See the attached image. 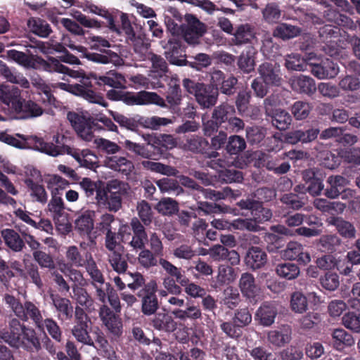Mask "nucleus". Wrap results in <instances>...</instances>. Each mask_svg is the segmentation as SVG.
Returning <instances> with one entry per match:
<instances>
[{"label":"nucleus","mask_w":360,"mask_h":360,"mask_svg":"<svg viewBox=\"0 0 360 360\" xmlns=\"http://www.w3.org/2000/svg\"><path fill=\"white\" fill-rule=\"evenodd\" d=\"M186 146L189 150L202 154L210 158H217L219 155L217 151L212 150L208 141L202 136L192 135L187 139Z\"/></svg>","instance_id":"obj_27"},{"label":"nucleus","mask_w":360,"mask_h":360,"mask_svg":"<svg viewBox=\"0 0 360 360\" xmlns=\"http://www.w3.org/2000/svg\"><path fill=\"white\" fill-rule=\"evenodd\" d=\"M69 139L63 134H57L53 136L52 142H46L42 138L35 137L34 143L35 148L44 153L53 157L70 153V146L68 145Z\"/></svg>","instance_id":"obj_8"},{"label":"nucleus","mask_w":360,"mask_h":360,"mask_svg":"<svg viewBox=\"0 0 360 360\" xmlns=\"http://www.w3.org/2000/svg\"><path fill=\"white\" fill-rule=\"evenodd\" d=\"M110 115L121 127L131 131H136L139 127L158 129L160 126H166L172 123L170 119L158 116L146 117L136 115L133 117H127L115 111H110Z\"/></svg>","instance_id":"obj_5"},{"label":"nucleus","mask_w":360,"mask_h":360,"mask_svg":"<svg viewBox=\"0 0 360 360\" xmlns=\"http://www.w3.org/2000/svg\"><path fill=\"white\" fill-rule=\"evenodd\" d=\"M67 119L79 136L87 141L92 139L93 130L98 128V124L93 118L70 111L68 112Z\"/></svg>","instance_id":"obj_10"},{"label":"nucleus","mask_w":360,"mask_h":360,"mask_svg":"<svg viewBox=\"0 0 360 360\" xmlns=\"http://www.w3.org/2000/svg\"><path fill=\"white\" fill-rule=\"evenodd\" d=\"M241 301L240 293L234 287L229 286L223 291L221 303L230 309L238 306Z\"/></svg>","instance_id":"obj_58"},{"label":"nucleus","mask_w":360,"mask_h":360,"mask_svg":"<svg viewBox=\"0 0 360 360\" xmlns=\"http://www.w3.org/2000/svg\"><path fill=\"white\" fill-rule=\"evenodd\" d=\"M99 317L110 335L120 338L123 333V324L119 315L113 312L109 307L103 304L99 309Z\"/></svg>","instance_id":"obj_15"},{"label":"nucleus","mask_w":360,"mask_h":360,"mask_svg":"<svg viewBox=\"0 0 360 360\" xmlns=\"http://www.w3.org/2000/svg\"><path fill=\"white\" fill-rule=\"evenodd\" d=\"M155 208L164 216H172L179 211V203L170 198H164L157 203Z\"/></svg>","instance_id":"obj_60"},{"label":"nucleus","mask_w":360,"mask_h":360,"mask_svg":"<svg viewBox=\"0 0 360 360\" xmlns=\"http://www.w3.org/2000/svg\"><path fill=\"white\" fill-rule=\"evenodd\" d=\"M259 77L263 82L271 86H278L281 84L280 66L276 63L264 62L258 68Z\"/></svg>","instance_id":"obj_21"},{"label":"nucleus","mask_w":360,"mask_h":360,"mask_svg":"<svg viewBox=\"0 0 360 360\" xmlns=\"http://www.w3.org/2000/svg\"><path fill=\"white\" fill-rule=\"evenodd\" d=\"M303 179L305 184L302 188L312 196L321 194L323 190L324 185L320 178L316 176L315 173L311 170H307L303 173Z\"/></svg>","instance_id":"obj_35"},{"label":"nucleus","mask_w":360,"mask_h":360,"mask_svg":"<svg viewBox=\"0 0 360 360\" xmlns=\"http://www.w3.org/2000/svg\"><path fill=\"white\" fill-rule=\"evenodd\" d=\"M267 262V255L259 247L252 246L248 249L245 257L246 266L256 271L262 269Z\"/></svg>","instance_id":"obj_28"},{"label":"nucleus","mask_w":360,"mask_h":360,"mask_svg":"<svg viewBox=\"0 0 360 360\" xmlns=\"http://www.w3.org/2000/svg\"><path fill=\"white\" fill-rule=\"evenodd\" d=\"M310 67L312 75L320 79L334 78L339 72L338 64L329 58L311 64Z\"/></svg>","instance_id":"obj_24"},{"label":"nucleus","mask_w":360,"mask_h":360,"mask_svg":"<svg viewBox=\"0 0 360 360\" xmlns=\"http://www.w3.org/2000/svg\"><path fill=\"white\" fill-rule=\"evenodd\" d=\"M7 54L9 58L27 68L46 72L50 68L49 58L46 60L37 55L27 54L15 49L8 51Z\"/></svg>","instance_id":"obj_13"},{"label":"nucleus","mask_w":360,"mask_h":360,"mask_svg":"<svg viewBox=\"0 0 360 360\" xmlns=\"http://www.w3.org/2000/svg\"><path fill=\"white\" fill-rule=\"evenodd\" d=\"M128 183L112 179L109 181L102 191H98L96 202L99 207L110 212H117L122 207V197L128 193Z\"/></svg>","instance_id":"obj_3"},{"label":"nucleus","mask_w":360,"mask_h":360,"mask_svg":"<svg viewBox=\"0 0 360 360\" xmlns=\"http://www.w3.org/2000/svg\"><path fill=\"white\" fill-rule=\"evenodd\" d=\"M25 184L28 189L30 191V195L32 198L41 203L45 204L48 200V195L42 185L34 182L31 178H27L25 180Z\"/></svg>","instance_id":"obj_57"},{"label":"nucleus","mask_w":360,"mask_h":360,"mask_svg":"<svg viewBox=\"0 0 360 360\" xmlns=\"http://www.w3.org/2000/svg\"><path fill=\"white\" fill-rule=\"evenodd\" d=\"M255 37L253 27L248 23L242 24L236 27L232 42L236 46H242L251 43Z\"/></svg>","instance_id":"obj_38"},{"label":"nucleus","mask_w":360,"mask_h":360,"mask_svg":"<svg viewBox=\"0 0 360 360\" xmlns=\"http://www.w3.org/2000/svg\"><path fill=\"white\" fill-rule=\"evenodd\" d=\"M27 26L32 33L40 37H47L52 32L50 25L39 18H30Z\"/></svg>","instance_id":"obj_52"},{"label":"nucleus","mask_w":360,"mask_h":360,"mask_svg":"<svg viewBox=\"0 0 360 360\" xmlns=\"http://www.w3.org/2000/svg\"><path fill=\"white\" fill-rule=\"evenodd\" d=\"M176 319L185 321L188 319L195 321L202 316L201 310L196 306H189L186 309H176L172 311Z\"/></svg>","instance_id":"obj_61"},{"label":"nucleus","mask_w":360,"mask_h":360,"mask_svg":"<svg viewBox=\"0 0 360 360\" xmlns=\"http://www.w3.org/2000/svg\"><path fill=\"white\" fill-rule=\"evenodd\" d=\"M236 205L241 210L250 211L251 217L257 222L263 224L269 221L272 217L271 210L268 207H264L259 202L253 200V198L248 197L245 199H241Z\"/></svg>","instance_id":"obj_14"},{"label":"nucleus","mask_w":360,"mask_h":360,"mask_svg":"<svg viewBox=\"0 0 360 360\" xmlns=\"http://www.w3.org/2000/svg\"><path fill=\"white\" fill-rule=\"evenodd\" d=\"M283 256L288 260H296L300 264H307L311 261V257L308 252L304 251L303 245L297 242L291 241L288 243L283 251Z\"/></svg>","instance_id":"obj_25"},{"label":"nucleus","mask_w":360,"mask_h":360,"mask_svg":"<svg viewBox=\"0 0 360 360\" xmlns=\"http://www.w3.org/2000/svg\"><path fill=\"white\" fill-rule=\"evenodd\" d=\"M281 47L274 41L272 37L265 36L262 40L261 51L263 55L270 59L275 60L281 55Z\"/></svg>","instance_id":"obj_54"},{"label":"nucleus","mask_w":360,"mask_h":360,"mask_svg":"<svg viewBox=\"0 0 360 360\" xmlns=\"http://www.w3.org/2000/svg\"><path fill=\"white\" fill-rule=\"evenodd\" d=\"M320 131L317 128H310L307 130L297 129L288 132L285 135V141L290 144H297L299 142L307 143L315 140Z\"/></svg>","instance_id":"obj_29"},{"label":"nucleus","mask_w":360,"mask_h":360,"mask_svg":"<svg viewBox=\"0 0 360 360\" xmlns=\"http://www.w3.org/2000/svg\"><path fill=\"white\" fill-rule=\"evenodd\" d=\"M149 324L155 330L166 333H172L176 330L177 323L167 312H158L153 314Z\"/></svg>","instance_id":"obj_23"},{"label":"nucleus","mask_w":360,"mask_h":360,"mask_svg":"<svg viewBox=\"0 0 360 360\" xmlns=\"http://www.w3.org/2000/svg\"><path fill=\"white\" fill-rule=\"evenodd\" d=\"M182 86L188 94L195 96L196 102L202 109L214 107L218 101L219 89L216 86L190 78L184 79Z\"/></svg>","instance_id":"obj_4"},{"label":"nucleus","mask_w":360,"mask_h":360,"mask_svg":"<svg viewBox=\"0 0 360 360\" xmlns=\"http://www.w3.org/2000/svg\"><path fill=\"white\" fill-rule=\"evenodd\" d=\"M157 289V282L151 280L137 294L138 297L141 298V311L146 316L154 314L159 307L155 294Z\"/></svg>","instance_id":"obj_11"},{"label":"nucleus","mask_w":360,"mask_h":360,"mask_svg":"<svg viewBox=\"0 0 360 360\" xmlns=\"http://www.w3.org/2000/svg\"><path fill=\"white\" fill-rule=\"evenodd\" d=\"M268 115L271 117L272 125L280 131L287 129L291 124V115L284 110L276 109L271 115L268 113Z\"/></svg>","instance_id":"obj_50"},{"label":"nucleus","mask_w":360,"mask_h":360,"mask_svg":"<svg viewBox=\"0 0 360 360\" xmlns=\"http://www.w3.org/2000/svg\"><path fill=\"white\" fill-rule=\"evenodd\" d=\"M84 57L90 61L98 64L116 63L120 60L119 55L111 50L103 49L100 53L86 51Z\"/></svg>","instance_id":"obj_36"},{"label":"nucleus","mask_w":360,"mask_h":360,"mask_svg":"<svg viewBox=\"0 0 360 360\" xmlns=\"http://www.w3.org/2000/svg\"><path fill=\"white\" fill-rule=\"evenodd\" d=\"M93 211L86 210L82 213L75 221V229L80 236H89L94 229Z\"/></svg>","instance_id":"obj_46"},{"label":"nucleus","mask_w":360,"mask_h":360,"mask_svg":"<svg viewBox=\"0 0 360 360\" xmlns=\"http://www.w3.org/2000/svg\"><path fill=\"white\" fill-rule=\"evenodd\" d=\"M276 275L288 281L297 278L300 274L299 266L290 262H280L275 267Z\"/></svg>","instance_id":"obj_44"},{"label":"nucleus","mask_w":360,"mask_h":360,"mask_svg":"<svg viewBox=\"0 0 360 360\" xmlns=\"http://www.w3.org/2000/svg\"><path fill=\"white\" fill-rule=\"evenodd\" d=\"M41 327H37L39 330H46L48 334L57 342L62 340V330L56 321L53 318H46L41 321Z\"/></svg>","instance_id":"obj_56"},{"label":"nucleus","mask_w":360,"mask_h":360,"mask_svg":"<svg viewBox=\"0 0 360 360\" xmlns=\"http://www.w3.org/2000/svg\"><path fill=\"white\" fill-rule=\"evenodd\" d=\"M330 224L334 226L338 233L344 238L352 240L356 238V230L349 221L342 217H334L331 218Z\"/></svg>","instance_id":"obj_43"},{"label":"nucleus","mask_w":360,"mask_h":360,"mask_svg":"<svg viewBox=\"0 0 360 360\" xmlns=\"http://www.w3.org/2000/svg\"><path fill=\"white\" fill-rule=\"evenodd\" d=\"M332 339L333 347L338 351H342L345 347H351L354 344L352 335L342 328L335 329L332 334Z\"/></svg>","instance_id":"obj_45"},{"label":"nucleus","mask_w":360,"mask_h":360,"mask_svg":"<svg viewBox=\"0 0 360 360\" xmlns=\"http://www.w3.org/2000/svg\"><path fill=\"white\" fill-rule=\"evenodd\" d=\"M158 257L160 255H156L149 249L144 248L139 254L138 262L140 266L148 270L158 266L159 264Z\"/></svg>","instance_id":"obj_59"},{"label":"nucleus","mask_w":360,"mask_h":360,"mask_svg":"<svg viewBox=\"0 0 360 360\" xmlns=\"http://www.w3.org/2000/svg\"><path fill=\"white\" fill-rule=\"evenodd\" d=\"M6 246L13 252H22L25 248L24 236L13 229H5L1 231Z\"/></svg>","instance_id":"obj_30"},{"label":"nucleus","mask_w":360,"mask_h":360,"mask_svg":"<svg viewBox=\"0 0 360 360\" xmlns=\"http://www.w3.org/2000/svg\"><path fill=\"white\" fill-rule=\"evenodd\" d=\"M143 137L146 141L145 146L148 149V159L158 160L163 155L159 134H146Z\"/></svg>","instance_id":"obj_37"},{"label":"nucleus","mask_w":360,"mask_h":360,"mask_svg":"<svg viewBox=\"0 0 360 360\" xmlns=\"http://www.w3.org/2000/svg\"><path fill=\"white\" fill-rule=\"evenodd\" d=\"M238 287L243 296L250 302H256L259 299L260 288L253 274L249 272L243 273L239 279Z\"/></svg>","instance_id":"obj_19"},{"label":"nucleus","mask_w":360,"mask_h":360,"mask_svg":"<svg viewBox=\"0 0 360 360\" xmlns=\"http://www.w3.org/2000/svg\"><path fill=\"white\" fill-rule=\"evenodd\" d=\"M346 179L342 176H330L328 178V186L324 190V195L328 198H338L342 193L345 192Z\"/></svg>","instance_id":"obj_34"},{"label":"nucleus","mask_w":360,"mask_h":360,"mask_svg":"<svg viewBox=\"0 0 360 360\" xmlns=\"http://www.w3.org/2000/svg\"><path fill=\"white\" fill-rule=\"evenodd\" d=\"M72 288V298L76 302V306L83 308L84 311H90L94 308V301L85 288L77 284H74Z\"/></svg>","instance_id":"obj_40"},{"label":"nucleus","mask_w":360,"mask_h":360,"mask_svg":"<svg viewBox=\"0 0 360 360\" xmlns=\"http://www.w3.org/2000/svg\"><path fill=\"white\" fill-rule=\"evenodd\" d=\"M86 272L90 276V283L96 289L97 299L102 303H105V292L103 285H105V278L101 271L98 268L97 264L91 255L87 259L85 264Z\"/></svg>","instance_id":"obj_16"},{"label":"nucleus","mask_w":360,"mask_h":360,"mask_svg":"<svg viewBox=\"0 0 360 360\" xmlns=\"http://www.w3.org/2000/svg\"><path fill=\"white\" fill-rule=\"evenodd\" d=\"M100 80L104 85L112 89H125L126 79L120 73L110 71L106 75L101 77Z\"/></svg>","instance_id":"obj_62"},{"label":"nucleus","mask_w":360,"mask_h":360,"mask_svg":"<svg viewBox=\"0 0 360 360\" xmlns=\"http://www.w3.org/2000/svg\"><path fill=\"white\" fill-rule=\"evenodd\" d=\"M91 319L84 311L79 306L75 307L74 324L71 329V333L75 340L86 345H93L95 328H92Z\"/></svg>","instance_id":"obj_7"},{"label":"nucleus","mask_w":360,"mask_h":360,"mask_svg":"<svg viewBox=\"0 0 360 360\" xmlns=\"http://www.w3.org/2000/svg\"><path fill=\"white\" fill-rule=\"evenodd\" d=\"M246 148L245 139L238 135L231 136L226 142V150L230 155H238Z\"/></svg>","instance_id":"obj_63"},{"label":"nucleus","mask_w":360,"mask_h":360,"mask_svg":"<svg viewBox=\"0 0 360 360\" xmlns=\"http://www.w3.org/2000/svg\"><path fill=\"white\" fill-rule=\"evenodd\" d=\"M185 18L186 25H182L181 32L184 39L189 44H197L206 32V26L193 14H186Z\"/></svg>","instance_id":"obj_12"},{"label":"nucleus","mask_w":360,"mask_h":360,"mask_svg":"<svg viewBox=\"0 0 360 360\" xmlns=\"http://www.w3.org/2000/svg\"><path fill=\"white\" fill-rule=\"evenodd\" d=\"M182 100L181 91L179 84L172 81L169 84L165 101L166 107L175 110L181 104Z\"/></svg>","instance_id":"obj_51"},{"label":"nucleus","mask_w":360,"mask_h":360,"mask_svg":"<svg viewBox=\"0 0 360 360\" xmlns=\"http://www.w3.org/2000/svg\"><path fill=\"white\" fill-rule=\"evenodd\" d=\"M93 335L94 343L91 346L96 349L98 355L108 360H122L109 343L104 333L98 327H95Z\"/></svg>","instance_id":"obj_18"},{"label":"nucleus","mask_w":360,"mask_h":360,"mask_svg":"<svg viewBox=\"0 0 360 360\" xmlns=\"http://www.w3.org/2000/svg\"><path fill=\"white\" fill-rule=\"evenodd\" d=\"M302 30L300 27L288 23L282 22L278 24L273 30V37L288 40L299 36Z\"/></svg>","instance_id":"obj_48"},{"label":"nucleus","mask_w":360,"mask_h":360,"mask_svg":"<svg viewBox=\"0 0 360 360\" xmlns=\"http://www.w3.org/2000/svg\"><path fill=\"white\" fill-rule=\"evenodd\" d=\"M4 300L18 318V319L25 322L30 320L36 328L41 327V321L44 319L43 316L39 307L34 302L25 301L22 304L19 299L9 294L5 295Z\"/></svg>","instance_id":"obj_6"},{"label":"nucleus","mask_w":360,"mask_h":360,"mask_svg":"<svg viewBox=\"0 0 360 360\" xmlns=\"http://www.w3.org/2000/svg\"><path fill=\"white\" fill-rule=\"evenodd\" d=\"M165 48V57L171 64L178 66L187 65L188 60L180 39L176 37L169 39Z\"/></svg>","instance_id":"obj_20"},{"label":"nucleus","mask_w":360,"mask_h":360,"mask_svg":"<svg viewBox=\"0 0 360 360\" xmlns=\"http://www.w3.org/2000/svg\"><path fill=\"white\" fill-rule=\"evenodd\" d=\"M318 34L319 42L324 43L331 47H334L333 44L336 42L341 36L340 29L331 25H324L319 27Z\"/></svg>","instance_id":"obj_39"},{"label":"nucleus","mask_w":360,"mask_h":360,"mask_svg":"<svg viewBox=\"0 0 360 360\" xmlns=\"http://www.w3.org/2000/svg\"><path fill=\"white\" fill-rule=\"evenodd\" d=\"M244 127L243 120L236 116L235 107L228 103L215 106L211 118L202 123L204 134L207 136H211L219 128L237 133L243 130Z\"/></svg>","instance_id":"obj_2"},{"label":"nucleus","mask_w":360,"mask_h":360,"mask_svg":"<svg viewBox=\"0 0 360 360\" xmlns=\"http://www.w3.org/2000/svg\"><path fill=\"white\" fill-rule=\"evenodd\" d=\"M60 89L70 92L75 96H80L90 103H97L103 106L106 105L103 97L93 89V86L90 81L83 82L82 84H66L59 83Z\"/></svg>","instance_id":"obj_9"},{"label":"nucleus","mask_w":360,"mask_h":360,"mask_svg":"<svg viewBox=\"0 0 360 360\" xmlns=\"http://www.w3.org/2000/svg\"><path fill=\"white\" fill-rule=\"evenodd\" d=\"M50 299L56 309L58 320L70 321L73 317L75 318L74 307L68 298L61 297L58 294H51Z\"/></svg>","instance_id":"obj_22"},{"label":"nucleus","mask_w":360,"mask_h":360,"mask_svg":"<svg viewBox=\"0 0 360 360\" xmlns=\"http://www.w3.org/2000/svg\"><path fill=\"white\" fill-rule=\"evenodd\" d=\"M108 261L112 269L119 274L125 273L128 269L127 259L117 251H114L108 255Z\"/></svg>","instance_id":"obj_64"},{"label":"nucleus","mask_w":360,"mask_h":360,"mask_svg":"<svg viewBox=\"0 0 360 360\" xmlns=\"http://www.w3.org/2000/svg\"><path fill=\"white\" fill-rule=\"evenodd\" d=\"M277 315V309L275 306L269 302H264L255 313V320L263 326H270L275 321Z\"/></svg>","instance_id":"obj_33"},{"label":"nucleus","mask_w":360,"mask_h":360,"mask_svg":"<svg viewBox=\"0 0 360 360\" xmlns=\"http://www.w3.org/2000/svg\"><path fill=\"white\" fill-rule=\"evenodd\" d=\"M341 244L342 240L336 234H325L320 237L317 245L322 252L333 253Z\"/></svg>","instance_id":"obj_49"},{"label":"nucleus","mask_w":360,"mask_h":360,"mask_svg":"<svg viewBox=\"0 0 360 360\" xmlns=\"http://www.w3.org/2000/svg\"><path fill=\"white\" fill-rule=\"evenodd\" d=\"M2 342L30 353H38L41 349V342L36 330L16 318L10 320L8 330L4 329L1 333L0 342Z\"/></svg>","instance_id":"obj_1"},{"label":"nucleus","mask_w":360,"mask_h":360,"mask_svg":"<svg viewBox=\"0 0 360 360\" xmlns=\"http://www.w3.org/2000/svg\"><path fill=\"white\" fill-rule=\"evenodd\" d=\"M292 88L301 94H313L316 89L314 80L309 77L300 75L292 79Z\"/></svg>","instance_id":"obj_42"},{"label":"nucleus","mask_w":360,"mask_h":360,"mask_svg":"<svg viewBox=\"0 0 360 360\" xmlns=\"http://www.w3.org/2000/svg\"><path fill=\"white\" fill-rule=\"evenodd\" d=\"M21 99L20 89L13 84L0 86L1 101L14 111L16 108H19L18 104Z\"/></svg>","instance_id":"obj_31"},{"label":"nucleus","mask_w":360,"mask_h":360,"mask_svg":"<svg viewBox=\"0 0 360 360\" xmlns=\"http://www.w3.org/2000/svg\"><path fill=\"white\" fill-rule=\"evenodd\" d=\"M257 51L253 46H248L237 59L238 69L244 74H250L255 70L256 66Z\"/></svg>","instance_id":"obj_32"},{"label":"nucleus","mask_w":360,"mask_h":360,"mask_svg":"<svg viewBox=\"0 0 360 360\" xmlns=\"http://www.w3.org/2000/svg\"><path fill=\"white\" fill-rule=\"evenodd\" d=\"M19 108H16L15 112L20 114L23 119L36 117L43 114L44 110L35 102L29 100H20Z\"/></svg>","instance_id":"obj_41"},{"label":"nucleus","mask_w":360,"mask_h":360,"mask_svg":"<svg viewBox=\"0 0 360 360\" xmlns=\"http://www.w3.org/2000/svg\"><path fill=\"white\" fill-rule=\"evenodd\" d=\"M159 264L167 274V277H175L181 286H184L189 281L181 268H178L162 257L159 259Z\"/></svg>","instance_id":"obj_47"},{"label":"nucleus","mask_w":360,"mask_h":360,"mask_svg":"<svg viewBox=\"0 0 360 360\" xmlns=\"http://www.w3.org/2000/svg\"><path fill=\"white\" fill-rule=\"evenodd\" d=\"M125 104L129 105H142L155 104L160 107L166 106L164 98L155 92L141 91L139 92L127 91V97H124Z\"/></svg>","instance_id":"obj_17"},{"label":"nucleus","mask_w":360,"mask_h":360,"mask_svg":"<svg viewBox=\"0 0 360 360\" xmlns=\"http://www.w3.org/2000/svg\"><path fill=\"white\" fill-rule=\"evenodd\" d=\"M50 68L46 70L49 72H58L68 75L72 78H84L85 72L83 71L74 70L70 69L68 67L63 65L58 60L49 57Z\"/></svg>","instance_id":"obj_53"},{"label":"nucleus","mask_w":360,"mask_h":360,"mask_svg":"<svg viewBox=\"0 0 360 360\" xmlns=\"http://www.w3.org/2000/svg\"><path fill=\"white\" fill-rule=\"evenodd\" d=\"M360 265V252L354 250L348 251L344 258L335 262L337 270L341 275L350 276L354 273V266Z\"/></svg>","instance_id":"obj_26"},{"label":"nucleus","mask_w":360,"mask_h":360,"mask_svg":"<svg viewBox=\"0 0 360 360\" xmlns=\"http://www.w3.org/2000/svg\"><path fill=\"white\" fill-rule=\"evenodd\" d=\"M129 40L133 43L134 52L139 55L141 60H145L150 46L149 39L146 34L143 33L135 34L134 38H131Z\"/></svg>","instance_id":"obj_55"}]
</instances>
